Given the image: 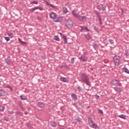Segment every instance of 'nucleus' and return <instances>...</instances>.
I'll list each match as a JSON object with an SVG mask.
<instances>
[{"instance_id":"nucleus-49","label":"nucleus","mask_w":129,"mask_h":129,"mask_svg":"<svg viewBox=\"0 0 129 129\" xmlns=\"http://www.w3.org/2000/svg\"><path fill=\"white\" fill-rule=\"evenodd\" d=\"M96 16H99V14H98V13L96 12V11L95 12Z\"/></svg>"},{"instance_id":"nucleus-4","label":"nucleus","mask_w":129,"mask_h":129,"mask_svg":"<svg viewBox=\"0 0 129 129\" xmlns=\"http://www.w3.org/2000/svg\"><path fill=\"white\" fill-rule=\"evenodd\" d=\"M97 10H99V11H102V12H104L105 10V5L103 4H100L97 7Z\"/></svg>"},{"instance_id":"nucleus-29","label":"nucleus","mask_w":129,"mask_h":129,"mask_svg":"<svg viewBox=\"0 0 129 129\" xmlns=\"http://www.w3.org/2000/svg\"><path fill=\"white\" fill-rule=\"evenodd\" d=\"M19 41L20 43H21V44H22V45H24V44H27V42L22 41L21 38H19Z\"/></svg>"},{"instance_id":"nucleus-57","label":"nucleus","mask_w":129,"mask_h":129,"mask_svg":"<svg viewBox=\"0 0 129 129\" xmlns=\"http://www.w3.org/2000/svg\"><path fill=\"white\" fill-rule=\"evenodd\" d=\"M87 30L88 31V32H89L90 30H89V29H88V28L87 29Z\"/></svg>"},{"instance_id":"nucleus-18","label":"nucleus","mask_w":129,"mask_h":129,"mask_svg":"<svg viewBox=\"0 0 129 129\" xmlns=\"http://www.w3.org/2000/svg\"><path fill=\"white\" fill-rule=\"evenodd\" d=\"M46 5H47V6L48 7H51V8H52V9H55V6H53V5L51 4H49L48 2H46Z\"/></svg>"},{"instance_id":"nucleus-37","label":"nucleus","mask_w":129,"mask_h":129,"mask_svg":"<svg viewBox=\"0 0 129 129\" xmlns=\"http://www.w3.org/2000/svg\"><path fill=\"white\" fill-rule=\"evenodd\" d=\"M99 113H100L101 114H103V111H102V110L98 109Z\"/></svg>"},{"instance_id":"nucleus-45","label":"nucleus","mask_w":129,"mask_h":129,"mask_svg":"<svg viewBox=\"0 0 129 129\" xmlns=\"http://www.w3.org/2000/svg\"><path fill=\"white\" fill-rule=\"evenodd\" d=\"M33 9H34L35 11H36V10H38L39 7H34L33 8Z\"/></svg>"},{"instance_id":"nucleus-54","label":"nucleus","mask_w":129,"mask_h":129,"mask_svg":"<svg viewBox=\"0 0 129 129\" xmlns=\"http://www.w3.org/2000/svg\"><path fill=\"white\" fill-rule=\"evenodd\" d=\"M98 20H99V22H101V18H100Z\"/></svg>"},{"instance_id":"nucleus-13","label":"nucleus","mask_w":129,"mask_h":129,"mask_svg":"<svg viewBox=\"0 0 129 129\" xmlns=\"http://www.w3.org/2000/svg\"><path fill=\"white\" fill-rule=\"evenodd\" d=\"M62 17H58L56 20H54V22L55 23H59L60 22H62Z\"/></svg>"},{"instance_id":"nucleus-28","label":"nucleus","mask_w":129,"mask_h":129,"mask_svg":"<svg viewBox=\"0 0 129 129\" xmlns=\"http://www.w3.org/2000/svg\"><path fill=\"white\" fill-rule=\"evenodd\" d=\"M51 126H52L53 127H56V123H55V122H54V121H52V122H51Z\"/></svg>"},{"instance_id":"nucleus-32","label":"nucleus","mask_w":129,"mask_h":129,"mask_svg":"<svg viewBox=\"0 0 129 129\" xmlns=\"http://www.w3.org/2000/svg\"><path fill=\"white\" fill-rule=\"evenodd\" d=\"M0 110L1 111H4L5 110V107H4L3 106H0Z\"/></svg>"},{"instance_id":"nucleus-2","label":"nucleus","mask_w":129,"mask_h":129,"mask_svg":"<svg viewBox=\"0 0 129 129\" xmlns=\"http://www.w3.org/2000/svg\"><path fill=\"white\" fill-rule=\"evenodd\" d=\"M65 25L68 29H72V27H73V23L72 21L70 19L66 21Z\"/></svg>"},{"instance_id":"nucleus-5","label":"nucleus","mask_w":129,"mask_h":129,"mask_svg":"<svg viewBox=\"0 0 129 129\" xmlns=\"http://www.w3.org/2000/svg\"><path fill=\"white\" fill-rule=\"evenodd\" d=\"M77 19L80 21V22H83L84 21H86V16H81L80 15L78 16V17H77Z\"/></svg>"},{"instance_id":"nucleus-26","label":"nucleus","mask_w":129,"mask_h":129,"mask_svg":"<svg viewBox=\"0 0 129 129\" xmlns=\"http://www.w3.org/2000/svg\"><path fill=\"white\" fill-rule=\"evenodd\" d=\"M53 40H55V41H60V39L58 36H54L53 37Z\"/></svg>"},{"instance_id":"nucleus-46","label":"nucleus","mask_w":129,"mask_h":129,"mask_svg":"<svg viewBox=\"0 0 129 129\" xmlns=\"http://www.w3.org/2000/svg\"><path fill=\"white\" fill-rule=\"evenodd\" d=\"M120 10L121 11V15H123V9L120 8Z\"/></svg>"},{"instance_id":"nucleus-36","label":"nucleus","mask_w":129,"mask_h":129,"mask_svg":"<svg viewBox=\"0 0 129 129\" xmlns=\"http://www.w3.org/2000/svg\"><path fill=\"white\" fill-rule=\"evenodd\" d=\"M5 39L7 42H9V41H10V37H5Z\"/></svg>"},{"instance_id":"nucleus-25","label":"nucleus","mask_w":129,"mask_h":129,"mask_svg":"<svg viewBox=\"0 0 129 129\" xmlns=\"http://www.w3.org/2000/svg\"><path fill=\"white\" fill-rule=\"evenodd\" d=\"M78 90L80 92V91H83V88L82 87L79 86L77 88Z\"/></svg>"},{"instance_id":"nucleus-39","label":"nucleus","mask_w":129,"mask_h":129,"mask_svg":"<svg viewBox=\"0 0 129 129\" xmlns=\"http://www.w3.org/2000/svg\"><path fill=\"white\" fill-rule=\"evenodd\" d=\"M4 120H5L6 121H9V118L5 117Z\"/></svg>"},{"instance_id":"nucleus-9","label":"nucleus","mask_w":129,"mask_h":129,"mask_svg":"<svg viewBox=\"0 0 129 129\" xmlns=\"http://www.w3.org/2000/svg\"><path fill=\"white\" fill-rule=\"evenodd\" d=\"M88 122L91 127V126H93V125H94V123L93 122V120H92V119H91V118H89Z\"/></svg>"},{"instance_id":"nucleus-35","label":"nucleus","mask_w":129,"mask_h":129,"mask_svg":"<svg viewBox=\"0 0 129 129\" xmlns=\"http://www.w3.org/2000/svg\"><path fill=\"white\" fill-rule=\"evenodd\" d=\"M94 31H96V32H98V27H96V26H94Z\"/></svg>"},{"instance_id":"nucleus-6","label":"nucleus","mask_w":129,"mask_h":129,"mask_svg":"<svg viewBox=\"0 0 129 129\" xmlns=\"http://www.w3.org/2000/svg\"><path fill=\"white\" fill-rule=\"evenodd\" d=\"M49 17L52 20H55V19H56V17H57V14L53 12H51L49 14Z\"/></svg>"},{"instance_id":"nucleus-59","label":"nucleus","mask_w":129,"mask_h":129,"mask_svg":"<svg viewBox=\"0 0 129 129\" xmlns=\"http://www.w3.org/2000/svg\"><path fill=\"white\" fill-rule=\"evenodd\" d=\"M1 82L0 81V85H1Z\"/></svg>"},{"instance_id":"nucleus-12","label":"nucleus","mask_w":129,"mask_h":129,"mask_svg":"<svg viewBox=\"0 0 129 129\" xmlns=\"http://www.w3.org/2000/svg\"><path fill=\"white\" fill-rule=\"evenodd\" d=\"M71 97H72V99H73V100L75 101V100H77V95L76 94H72L71 95Z\"/></svg>"},{"instance_id":"nucleus-15","label":"nucleus","mask_w":129,"mask_h":129,"mask_svg":"<svg viewBox=\"0 0 129 129\" xmlns=\"http://www.w3.org/2000/svg\"><path fill=\"white\" fill-rule=\"evenodd\" d=\"M62 12L63 14H67V13H68V10L67 9V8L64 7L62 8Z\"/></svg>"},{"instance_id":"nucleus-31","label":"nucleus","mask_w":129,"mask_h":129,"mask_svg":"<svg viewBox=\"0 0 129 129\" xmlns=\"http://www.w3.org/2000/svg\"><path fill=\"white\" fill-rule=\"evenodd\" d=\"M109 42L111 45H113V44H114V42L112 39H109Z\"/></svg>"},{"instance_id":"nucleus-11","label":"nucleus","mask_w":129,"mask_h":129,"mask_svg":"<svg viewBox=\"0 0 129 129\" xmlns=\"http://www.w3.org/2000/svg\"><path fill=\"white\" fill-rule=\"evenodd\" d=\"M85 38L86 39H87V40H91V39H92V38L91 37V36L90 35V34L89 33H87L86 35H85Z\"/></svg>"},{"instance_id":"nucleus-34","label":"nucleus","mask_w":129,"mask_h":129,"mask_svg":"<svg viewBox=\"0 0 129 129\" xmlns=\"http://www.w3.org/2000/svg\"><path fill=\"white\" fill-rule=\"evenodd\" d=\"M76 120H77V121H78V122H80L81 121V119L79 117H77L76 118Z\"/></svg>"},{"instance_id":"nucleus-24","label":"nucleus","mask_w":129,"mask_h":129,"mask_svg":"<svg viewBox=\"0 0 129 129\" xmlns=\"http://www.w3.org/2000/svg\"><path fill=\"white\" fill-rule=\"evenodd\" d=\"M72 14L73 15L74 17H75L76 18H77L78 17L79 15L76 14V13L74 12V10L72 11Z\"/></svg>"},{"instance_id":"nucleus-14","label":"nucleus","mask_w":129,"mask_h":129,"mask_svg":"<svg viewBox=\"0 0 129 129\" xmlns=\"http://www.w3.org/2000/svg\"><path fill=\"white\" fill-rule=\"evenodd\" d=\"M20 99L21 100H27L28 99V98L26 96H25V95H21L20 96Z\"/></svg>"},{"instance_id":"nucleus-17","label":"nucleus","mask_w":129,"mask_h":129,"mask_svg":"<svg viewBox=\"0 0 129 129\" xmlns=\"http://www.w3.org/2000/svg\"><path fill=\"white\" fill-rule=\"evenodd\" d=\"M60 81H62V82H67L68 81V80L66 78L64 77H60Z\"/></svg>"},{"instance_id":"nucleus-44","label":"nucleus","mask_w":129,"mask_h":129,"mask_svg":"<svg viewBox=\"0 0 129 129\" xmlns=\"http://www.w3.org/2000/svg\"><path fill=\"white\" fill-rule=\"evenodd\" d=\"M30 12H31V13H34V12H35V9L34 8H32Z\"/></svg>"},{"instance_id":"nucleus-41","label":"nucleus","mask_w":129,"mask_h":129,"mask_svg":"<svg viewBox=\"0 0 129 129\" xmlns=\"http://www.w3.org/2000/svg\"><path fill=\"white\" fill-rule=\"evenodd\" d=\"M14 112L13 111H9V113H10V114H14Z\"/></svg>"},{"instance_id":"nucleus-33","label":"nucleus","mask_w":129,"mask_h":129,"mask_svg":"<svg viewBox=\"0 0 129 129\" xmlns=\"http://www.w3.org/2000/svg\"><path fill=\"white\" fill-rule=\"evenodd\" d=\"M87 27H85V28H82L81 29V32H84V30H87Z\"/></svg>"},{"instance_id":"nucleus-55","label":"nucleus","mask_w":129,"mask_h":129,"mask_svg":"<svg viewBox=\"0 0 129 129\" xmlns=\"http://www.w3.org/2000/svg\"><path fill=\"white\" fill-rule=\"evenodd\" d=\"M10 89V90H11V91H13V88H11V89Z\"/></svg>"},{"instance_id":"nucleus-58","label":"nucleus","mask_w":129,"mask_h":129,"mask_svg":"<svg viewBox=\"0 0 129 129\" xmlns=\"http://www.w3.org/2000/svg\"><path fill=\"white\" fill-rule=\"evenodd\" d=\"M59 129H64L63 128H59Z\"/></svg>"},{"instance_id":"nucleus-20","label":"nucleus","mask_w":129,"mask_h":129,"mask_svg":"<svg viewBox=\"0 0 129 129\" xmlns=\"http://www.w3.org/2000/svg\"><path fill=\"white\" fill-rule=\"evenodd\" d=\"M118 117L120 118H122L123 119H126V118H125V115L124 114H121L118 115Z\"/></svg>"},{"instance_id":"nucleus-51","label":"nucleus","mask_w":129,"mask_h":129,"mask_svg":"<svg viewBox=\"0 0 129 129\" xmlns=\"http://www.w3.org/2000/svg\"><path fill=\"white\" fill-rule=\"evenodd\" d=\"M11 88H12V87H11V86H8L7 87V88H9V89H10Z\"/></svg>"},{"instance_id":"nucleus-47","label":"nucleus","mask_w":129,"mask_h":129,"mask_svg":"<svg viewBox=\"0 0 129 129\" xmlns=\"http://www.w3.org/2000/svg\"><path fill=\"white\" fill-rule=\"evenodd\" d=\"M59 34L62 38H63V36H65V35L62 34L61 33H59Z\"/></svg>"},{"instance_id":"nucleus-10","label":"nucleus","mask_w":129,"mask_h":129,"mask_svg":"<svg viewBox=\"0 0 129 129\" xmlns=\"http://www.w3.org/2000/svg\"><path fill=\"white\" fill-rule=\"evenodd\" d=\"M6 93H7V92L4 89L0 90V96H5L6 95Z\"/></svg>"},{"instance_id":"nucleus-53","label":"nucleus","mask_w":129,"mask_h":129,"mask_svg":"<svg viewBox=\"0 0 129 129\" xmlns=\"http://www.w3.org/2000/svg\"><path fill=\"white\" fill-rule=\"evenodd\" d=\"M27 126H28V127H30V124L27 123Z\"/></svg>"},{"instance_id":"nucleus-38","label":"nucleus","mask_w":129,"mask_h":129,"mask_svg":"<svg viewBox=\"0 0 129 129\" xmlns=\"http://www.w3.org/2000/svg\"><path fill=\"white\" fill-rule=\"evenodd\" d=\"M31 4H35V5H38V2L33 1L31 3Z\"/></svg>"},{"instance_id":"nucleus-21","label":"nucleus","mask_w":129,"mask_h":129,"mask_svg":"<svg viewBox=\"0 0 129 129\" xmlns=\"http://www.w3.org/2000/svg\"><path fill=\"white\" fill-rule=\"evenodd\" d=\"M5 62L8 65H10V64H11V60L9 59V58H6Z\"/></svg>"},{"instance_id":"nucleus-23","label":"nucleus","mask_w":129,"mask_h":129,"mask_svg":"<svg viewBox=\"0 0 129 129\" xmlns=\"http://www.w3.org/2000/svg\"><path fill=\"white\" fill-rule=\"evenodd\" d=\"M62 39H63L64 43L67 44V37H66V35H63Z\"/></svg>"},{"instance_id":"nucleus-7","label":"nucleus","mask_w":129,"mask_h":129,"mask_svg":"<svg viewBox=\"0 0 129 129\" xmlns=\"http://www.w3.org/2000/svg\"><path fill=\"white\" fill-rule=\"evenodd\" d=\"M79 59L81 61H83V62H85V61H87V56H85V55H82Z\"/></svg>"},{"instance_id":"nucleus-42","label":"nucleus","mask_w":129,"mask_h":129,"mask_svg":"<svg viewBox=\"0 0 129 129\" xmlns=\"http://www.w3.org/2000/svg\"><path fill=\"white\" fill-rule=\"evenodd\" d=\"M124 55H125L126 57H128V53L125 52Z\"/></svg>"},{"instance_id":"nucleus-50","label":"nucleus","mask_w":129,"mask_h":129,"mask_svg":"<svg viewBox=\"0 0 129 129\" xmlns=\"http://www.w3.org/2000/svg\"><path fill=\"white\" fill-rule=\"evenodd\" d=\"M99 24L100 25H102V21H100Z\"/></svg>"},{"instance_id":"nucleus-16","label":"nucleus","mask_w":129,"mask_h":129,"mask_svg":"<svg viewBox=\"0 0 129 129\" xmlns=\"http://www.w3.org/2000/svg\"><path fill=\"white\" fill-rule=\"evenodd\" d=\"M38 104L39 107H41V108L44 107L45 106V104H44V103H43V102H39L38 103Z\"/></svg>"},{"instance_id":"nucleus-3","label":"nucleus","mask_w":129,"mask_h":129,"mask_svg":"<svg viewBox=\"0 0 129 129\" xmlns=\"http://www.w3.org/2000/svg\"><path fill=\"white\" fill-rule=\"evenodd\" d=\"M120 57L118 56H115L113 58V61L114 62L115 66H118L119 65V60Z\"/></svg>"},{"instance_id":"nucleus-48","label":"nucleus","mask_w":129,"mask_h":129,"mask_svg":"<svg viewBox=\"0 0 129 129\" xmlns=\"http://www.w3.org/2000/svg\"><path fill=\"white\" fill-rule=\"evenodd\" d=\"M97 18L98 19H101V17H100V15H98V16L97 17Z\"/></svg>"},{"instance_id":"nucleus-22","label":"nucleus","mask_w":129,"mask_h":129,"mask_svg":"<svg viewBox=\"0 0 129 129\" xmlns=\"http://www.w3.org/2000/svg\"><path fill=\"white\" fill-rule=\"evenodd\" d=\"M122 71L125 72V73H127L128 74H129V71L127 70L126 68H123L122 69Z\"/></svg>"},{"instance_id":"nucleus-8","label":"nucleus","mask_w":129,"mask_h":129,"mask_svg":"<svg viewBox=\"0 0 129 129\" xmlns=\"http://www.w3.org/2000/svg\"><path fill=\"white\" fill-rule=\"evenodd\" d=\"M111 85L117 86L118 85V81L117 80H113L111 83Z\"/></svg>"},{"instance_id":"nucleus-52","label":"nucleus","mask_w":129,"mask_h":129,"mask_svg":"<svg viewBox=\"0 0 129 129\" xmlns=\"http://www.w3.org/2000/svg\"><path fill=\"white\" fill-rule=\"evenodd\" d=\"M96 98L97 99H98V98H99V96L96 95Z\"/></svg>"},{"instance_id":"nucleus-19","label":"nucleus","mask_w":129,"mask_h":129,"mask_svg":"<svg viewBox=\"0 0 129 129\" xmlns=\"http://www.w3.org/2000/svg\"><path fill=\"white\" fill-rule=\"evenodd\" d=\"M115 91L116 92H117L118 93H120V92H121V88H117L115 89Z\"/></svg>"},{"instance_id":"nucleus-40","label":"nucleus","mask_w":129,"mask_h":129,"mask_svg":"<svg viewBox=\"0 0 129 129\" xmlns=\"http://www.w3.org/2000/svg\"><path fill=\"white\" fill-rule=\"evenodd\" d=\"M74 59H75V58L73 57L72 59H71V63L72 64H73V63H74Z\"/></svg>"},{"instance_id":"nucleus-30","label":"nucleus","mask_w":129,"mask_h":129,"mask_svg":"<svg viewBox=\"0 0 129 129\" xmlns=\"http://www.w3.org/2000/svg\"><path fill=\"white\" fill-rule=\"evenodd\" d=\"M8 35L9 37H10V38H13V37H14V34H13V33H8Z\"/></svg>"},{"instance_id":"nucleus-27","label":"nucleus","mask_w":129,"mask_h":129,"mask_svg":"<svg viewBox=\"0 0 129 129\" xmlns=\"http://www.w3.org/2000/svg\"><path fill=\"white\" fill-rule=\"evenodd\" d=\"M91 127H92L93 128H95V129H99V127H98V126L96 124H95V123L94 124V125H93V126H91Z\"/></svg>"},{"instance_id":"nucleus-56","label":"nucleus","mask_w":129,"mask_h":129,"mask_svg":"<svg viewBox=\"0 0 129 129\" xmlns=\"http://www.w3.org/2000/svg\"><path fill=\"white\" fill-rule=\"evenodd\" d=\"M79 27H80V28H82H82H84L83 26H80Z\"/></svg>"},{"instance_id":"nucleus-43","label":"nucleus","mask_w":129,"mask_h":129,"mask_svg":"<svg viewBox=\"0 0 129 129\" xmlns=\"http://www.w3.org/2000/svg\"><path fill=\"white\" fill-rule=\"evenodd\" d=\"M38 10H39L40 11H43V10H44V9L42 7H38Z\"/></svg>"},{"instance_id":"nucleus-1","label":"nucleus","mask_w":129,"mask_h":129,"mask_svg":"<svg viewBox=\"0 0 129 129\" xmlns=\"http://www.w3.org/2000/svg\"><path fill=\"white\" fill-rule=\"evenodd\" d=\"M81 79L84 83H85L88 86H90L91 84L89 82V77L85 74H82L81 76Z\"/></svg>"}]
</instances>
